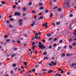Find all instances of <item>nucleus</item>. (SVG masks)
I'll return each instance as SVG.
<instances>
[{
	"label": "nucleus",
	"mask_w": 76,
	"mask_h": 76,
	"mask_svg": "<svg viewBox=\"0 0 76 76\" xmlns=\"http://www.w3.org/2000/svg\"><path fill=\"white\" fill-rule=\"evenodd\" d=\"M70 3L68 1H66L64 3V5L63 6L64 8V9H66L65 7H68L70 6Z\"/></svg>",
	"instance_id": "nucleus-1"
},
{
	"label": "nucleus",
	"mask_w": 76,
	"mask_h": 76,
	"mask_svg": "<svg viewBox=\"0 0 76 76\" xmlns=\"http://www.w3.org/2000/svg\"><path fill=\"white\" fill-rule=\"evenodd\" d=\"M39 45L38 46V47L40 48V49H44L46 48V47L45 46L42 44V43L41 42H39Z\"/></svg>",
	"instance_id": "nucleus-2"
},
{
	"label": "nucleus",
	"mask_w": 76,
	"mask_h": 76,
	"mask_svg": "<svg viewBox=\"0 0 76 76\" xmlns=\"http://www.w3.org/2000/svg\"><path fill=\"white\" fill-rule=\"evenodd\" d=\"M20 12H15L14 14L15 16H20Z\"/></svg>",
	"instance_id": "nucleus-3"
},
{
	"label": "nucleus",
	"mask_w": 76,
	"mask_h": 76,
	"mask_svg": "<svg viewBox=\"0 0 76 76\" xmlns=\"http://www.w3.org/2000/svg\"><path fill=\"white\" fill-rule=\"evenodd\" d=\"M50 63L53 64L54 66L56 65V64H57L56 62H54L53 61H52V62H50Z\"/></svg>",
	"instance_id": "nucleus-4"
},
{
	"label": "nucleus",
	"mask_w": 76,
	"mask_h": 76,
	"mask_svg": "<svg viewBox=\"0 0 76 76\" xmlns=\"http://www.w3.org/2000/svg\"><path fill=\"white\" fill-rule=\"evenodd\" d=\"M53 70H49L47 72L48 73H52Z\"/></svg>",
	"instance_id": "nucleus-5"
},
{
	"label": "nucleus",
	"mask_w": 76,
	"mask_h": 76,
	"mask_svg": "<svg viewBox=\"0 0 76 76\" xmlns=\"http://www.w3.org/2000/svg\"><path fill=\"white\" fill-rule=\"evenodd\" d=\"M33 24H32L31 25V27H33V26H34V25L35 24V21H33Z\"/></svg>",
	"instance_id": "nucleus-6"
},
{
	"label": "nucleus",
	"mask_w": 76,
	"mask_h": 76,
	"mask_svg": "<svg viewBox=\"0 0 76 76\" xmlns=\"http://www.w3.org/2000/svg\"><path fill=\"white\" fill-rule=\"evenodd\" d=\"M44 18L42 16H40V17L39 18H38L39 20H40L41 19H43Z\"/></svg>",
	"instance_id": "nucleus-7"
},
{
	"label": "nucleus",
	"mask_w": 76,
	"mask_h": 76,
	"mask_svg": "<svg viewBox=\"0 0 76 76\" xmlns=\"http://www.w3.org/2000/svg\"><path fill=\"white\" fill-rule=\"evenodd\" d=\"M76 66V65L75 64V63H74L71 64V66Z\"/></svg>",
	"instance_id": "nucleus-8"
},
{
	"label": "nucleus",
	"mask_w": 76,
	"mask_h": 76,
	"mask_svg": "<svg viewBox=\"0 0 76 76\" xmlns=\"http://www.w3.org/2000/svg\"><path fill=\"white\" fill-rule=\"evenodd\" d=\"M8 37V35H6L4 36V37L5 38H7Z\"/></svg>",
	"instance_id": "nucleus-9"
},
{
	"label": "nucleus",
	"mask_w": 76,
	"mask_h": 76,
	"mask_svg": "<svg viewBox=\"0 0 76 76\" xmlns=\"http://www.w3.org/2000/svg\"><path fill=\"white\" fill-rule=\"evenodd\" d=\"M61 47H58V48L57 49L58 50H59L61 49Z\"/></svg>",
	"instance_id": "nucleus-10"
},
{
	"label": "nucleus",
	"mask_w": 76,
	"mask_h": 76,
	"mask_svg": "<svg viewBox=\"0 0 76 76\" xmlns=\"http://www.w3.org/2000/svg\"><path fill=\"white\" fill-rule=\"evenodd\" d=\"M6 21L7 23L8 24L9 23H10V21L8 20H5V22Z\"/></svg>",
	"instance_id": "nucleus-11"
},
{
	"label": "nucleus",
	"mask_w": 76,
	"mask_h": 76,
	"mask_svg": "<svg viewBox=\"0 0 76 76\" xmlns=\"http://www.w3.org/2000/svg\"><path fill=\"white\" fill-rule=\"evenodd\" d=\"M16 66V64H12V66L15 67Z\"/></svg>",
	"instance_id": "nucleus-12"
},
{
	"label": "nucleus",
	"mask_w": 76,
	"mask_h": 76,
	"mask_svg": "<svg viewBox=\"0 0 76 76\" xmlns=\"http://www.w3.org/2000/svg\"><path fill=\"white\" fill-rule=\"evenodd\" d=\"M23 19H21L19 20L18 22L19 23H21L23 21Z\"/></svg>",
	"instance_id": "nucleus-13"
},
{
	"label": "nucleus",
	"mask_w": 76,
	"mask_h": 76,
	"mask_svg": "<svg viewBox=\"0 0 76 76\" xmlns=\"http://www.w3.org/2000/svg\"><path fill=\"white\" fill-rule=\"evenodd\" d=\"M65 56V53L63 54H62L61 55V56L62 57H64Z\"/></svg>",
	"instance_id": "nucleus-14"
},
{
	"label": "nucleus",
	"mask_w": 76,
	"mask_h": 76,
	"mask_svg": "<svg viewBox=\"0 0 76 76\" xmlns=\"http://www.w3.org/2000/svg\"><path fill=\"white\" fill-rule=\"evenodd\" d=\"M60 24V23L59 22H57L56 23L57 25H59Z\"/></svg>",
	"instance_id": "nucleus-15"
},
{
	"label": "nucleus",
	"mask_w": 76,
	"mask_h": 76,
	"mask_svg": "<svg viewBox=\"0 0 76 76\" xmlns=\"http://www.w3.org/2000/svg\"><path fill=\"white\" fill-rule=\"evenodd\" d=\"M32 5V2H30L28 4V6H31Z\"/></svg>",
	"instance_id": "nucleus-16"
},
{
	"label": "nucleus",
	"mask_w": 76,
	"mask_h": 76,
	"mask_svg": "<svg viewBox=\"0 0 76 76\" xmlns=\"http://www.w3.org/2000/svg\"><path fill=\"white\" fill-rule=\"evenodd\" d=\"M48 12H49V10H45V13H48Z\"/></svg>",
	"instance_id": "nucleus-17"
},
{
	"label": "nucleus",
	"mask_w": 76,
	"mask_h": 76,
	"mask_svg": "<svg viewBox=\"0 0 76 76\" xmlns=\"http://www.w3.org/2000/svg\"><path fill=\"white\" fill-rule=\"evenodd\" d=\"M75 32L73 34L75 36H76V30L75 31Z\"/></svg>",
	"instance_id": "nucleus-18"
},
{
	"label": "nucleus",
	"mask_w": 76,
	"mask_h": 76,
	"mask_svg": "<svg viewBox=\"0 0 76 76\" xmlns=\"http://www.w3.org/2000/svg\"><path fill=\"white\" fill-rule=\"evenodd\" d=\"M31 70L32 72H35L36 71V70L35 69H31Z\"/></svg>",
	"instance_id": "nucleus-19"
},
{
	"label": "nucleus",
	"mask_w": 76,
	"mask_h": 76,
	"mask_svg": "<svg viewBox=\"0 0 76 76\" xmlns=\"http://www.w3.org/2000/svg\"><path fill=\"white\" fill-rule=\"evenodd\" d=\"M43 4L42 3H41V2H40V3H39V6H42V5H43Z\"/></svg>",
	"instance_id": "nucleus-20"
},
{
	"label": "nucleus",
	"mask_w": 76,
	"mask_h": 76,
	"mask_svg": "<svg viewBox=\"0 0 76 76\" xmlns=\"http://www.w3.org/2000/svg\"><path fill=\"white\" fill-rule=\"evenodd\" d=\"M1 3L3 4H5L6 3L5 2L3 1H1Z\"/></svg>",
	"instance_id": "nucleus-21"
},
{
	"label": "nucleus",
	"mask_w": 76,
	"mask_h": 76,
	"mask_svg": "<svg viewBox=\"0 0 76 76\" xmlns=\"http://www.w3.org/2000/svg\"><path fill=\"white\" fill-rule=\"evenodd\" d=\"M47 36L49 37L50 36H51V34H47Z\"/></svg>",
	"instance_id": "nucleus-22"
},
{
	"label": "nucleus",
	"mask_w": 76,
	"mask_h": 76,
	"mask_svg": "<svg viewBox=\"0 0 76 76\" xmlns=\"http://www.w3.org/2000/svg\"><path fill=\"white\" fill-rule=\"evenodd\" d=\"M49 59V58H48V57H45L44 58V60H45L46 59Z\"/></svg>",
	"instance_id": "nucleus-23"
},
{
	"label": "nucleus",
	"mask_w": 76,
	"mask_h": 76,
	"mask_svg": "<svg viewBox=\"0 0 76 76\" xmlns=\"http://www.w3.org/2000/svg\"><path fill=\"white\" fill-rule=\"evenodd\" d=\"M53 13H51V14L50 15V18H51V17H53Z\"/></svg>",
	"instance_id": "nucleus-24"
},
{
	"label": "nucleus",
	"mask_w": 76,
	"mask_h": 76,
	"mask_svg": "<svg viewBox=\"0 0 76 76\" xmlns=\"http://www.w3.org/2000/svg\"><path fill=\"white\" fill-rule=\"evenodd\" d=\"M61 10V8H59L58 10V12H60Z\"/></svg>",
	"instance_id": "nucleus-25"
},
{
	"label": "nucleus",
	"mask_w": 76,
	"mask_h": 76,
	"mask_svg": "<svg viewBox=\"0 0 76 76\" xmlns=\"http://www.w3.org/2000/svg\"><path fill=\"white\" fill-rule=\"evenodd\" d=\"M39 66V65H36L35 67L36 68H37V67H38Z\"/></svg>",
	"instance_id": "nucleus-26"
},
{
	"label": "nucleus",
	"mask_w": 76,
	"mask_h": 76,
	"mask_svg": "<svg viewBox=\"0 0 76 76\" xmlns=\"http://www.w3.org/2000/svg\"><path fill=\"white\" fill-rule=\"evenodd\" d=\"M48 23H45V24H43L42 26H45V25H47L48 24Z\"/></svg>",
	"instance_id": "nucleus-27"
},
{
	"label": "nucleus",
	"mask_w": 76,
	"mask_h": 76,
	"mask_svg": "<svg viewBox=\"0 0 76 76\" xmlns=\"http://www.w3.org/2000/svg\"><path fill=\"white\" fill-rule=\"evenodd\" d=\"M69 47L71 49H72L73 48V47L71 45H69Z\"/></svg>",
	"instance_id": "nucleus-28"
},
{
	"label": "nucleus",
	"mask_w": 76,
	"mask_h": 76,
	"mask_svg": "<svg viewBox=\"0 0 76 76\" xmlns=\"http://www.w3.org/2000/svg\"><path fill=\"white\" fill-rule=\"evenodd\" d=\"M47 54V53L46 52H45L44 53H43V55H46Z\"/></svg>",
	"instance_id": "nucleus-29"
},
{
	"label": "nucleus",
	"mask_w": 76,
	"mask_h": 76,
	"mask_svg": "<svg viewBox=\"0 0 76 76\" xmlns=\"http://www.w3.org/2000/svg\"><path fill=\"white\" fill-rule=\"evenodd\" d=\"M39 9L40 10H43V9H44V7H40L39 8Z\"/></svg>",
	"instance_id": "nucleus-30"
},
{
	"label": "nucleus",
	"mask_w": 76,
	"mask_h": 76,
	"mask_svg": "<svg viewBox=\"0 0 76 76\" xmlns=\"http://www.w3.org/2000/svg\"><path fill=\"white\" fill-rule=\"evenodd\" d=\"M23 63L24 64V65L25 66H26V65H27V64H26V62H23Z\"/></svg>",
	"instance_id": "nucleus-31"
},
{
	"label": "nucleus",
	"mask_w": 76,
	"mask_h": 76,
	"mask_svg": "<svg viewBox=\"0 0 76 76\" xmlns=\"http://www.w3.org/2000/svg\"><path fill=\"white\" fill-rule=\"evenodd\" d=\"M16 54H13V55H12V58H13V57H14V56H16Z\"/></svg>",
	"instance_id": "nucleus-32"
},
{
	"label": "nucleus",
	"mask_w": 76,
	"mask_h": 76,
	"mask_svg": "<svg viewBox=\"0 0 76 76\" xmlns=\"http://www.w3.org/2000/svg\"><path fill=\"white\" fill-rule=\"evenodd\" d=\"M35 47H36V45H34L32 48V49H34Z\"/></svg>",
	"instance_id": "nucleus-33"
},
{
	"label": "nucleus",
	"mask_w": 76,
	"mask_h": 76,
	"mask_svg": "<svg viewBox=\"0 0 76 76\" xmlns=\"http://www.w3.org/2000/svg\"><path fill=\"white\" fill-rule=\"evenodd\" d=\"M10 21H14V20H13V18H10Z\"/></svg>",
	"instance_id": "nucleus-34"
},
{
	"label": "nucleus",
	"mask_w": 76,
	"mask_h": 76,
	"mask_svg": "<svg viewBox=\"0 0 76 76\" xmlns=\"http://www.w3.org/2000/svg\"><path fill=\"white\" fill-rule=\"evenodd\" d=\"M49 66H53V64H49Z\"/></svg>",
	"instance_id": "nucleus-35"
},
{
	"label": "nucleus",
	"mask_w": 76,
	"mask_h": 76,
	"mask_svg": "<svg viewBox=\"0 0 76 76\" xmlns=\"http://www.w3.org/2000/svg\"><path fill=\"white\" fill-rule=\"evenodd\" d=\"M66 75H70V72H68L67 73Z\"/></svg>",
	"instance_id": "nucleus-36"
},
{
	"label": "nucleus",
	"mask_w": 76,
	"mask_h": 76,
	"mask_svg": "<svg viewBox=\"0 0 76 76\" xmlns=\"http://www.w3.org/2000/svg\"><path fill=\"white\" fill-rule=\"evenodd\" d=\"M9 27H10V28H13V27L12 25H9Z\"/></svg>",
	"instance_id": "nucleus-37"
},
{
	"label": "nucleus",
	"mask_w": 76,
	"mask_h": 76,
	"mask_svg": "<svg viewBox=\"0 0 76 76\" xmlns=\"http://www.w3.org/2000/svg\"><path fill=\"white\" fill-rule=\"evenodd\" d=\"M36 39L37 40V39H38V37H37V36H35V37H34V39H36Z\"/></svg>",
	"instance_id": "nucleus-38"
},
{
	"label": "nucleus",
	"mask_w": 76,
	"mask_h": 76,
	"mask_svg": "<svg viewBox=\"0 0 76 76\" xmlns=\"http://www.w3.org/2000/svg\"><path fill=\"white\" fill-rule=\"evenodd\" d=\"M10 39H7L6 40V42H8L10 41Z\"/></svg>",
	"instance_id": "nucleus-39"
},
{
	"label": "nucleus",
	"mask_w": 76,
	"mask_h": 76,
	"mask_svg": "<svg viewBox=\"0 0 76 76\" xmlns=\"http://www.w3.org/2000/svg\"><path fill=\"white\" fill-rule=\"evenodd\" d=\"M73 14H70L69 15V17H73Z\"/></svg>",
	"instance_id": "nucleus-40"
},
{
	"label": "nucleus",
	"mask_w": 76,
	"mask_h": 76,
	"mask_svg": "<svg viewBox=\"0 0 76 76\" xmlns=\"http://www.w3.org/2000/svg\"><path fill=\"white\" fill-rule=\"evenodd\" d=\"M53 39V38H52V37H51L50 39H49L48 40V41H50L51 40V39Z\"/></svg>",
	"instance_id": "nucleus-41"
},
{
	"label": "nucleus",
	"mask_w": 76,
	"mask_h": 76,
	"mask_svg": "<svg viewBox=\"0 0 76 76\" xmlns=\"http://www.w3.org/2000/svg\"><path fill=\"white\" fill-rule=\"evenodd\" d=\"M57 8H58V7L56 6V7H54V8H53V9L54 10V9H57Z\"/></svg>",
	"instance_id": "nucleus-42"
},
{
	"label": "nucleus",
	"mask_w": 76,
	"mask_h": 76,
	"mask_svg": "<svg viewBox=\"0 0 76 76\" xmlns=\"http://www.w3.org/2000/svg\"><path fill=\"white\" fill-rule=\"evenodd\" d=\"M26 10V7H25L23 9V10L24 12H25Z\"/></svg>",
	"instance_id": "nucleus-43"
},
{
	"label": "nucleus",
	"mask_w": 76,
	"mask_h": 76,
	"mask_svg": "<svg viewBox=\"0 0 76 76\" xmlns=\"http://www.w3.org/2000/svg\"><path fill=\"white\" fill-rule=\"evenodd\" d=\"M57 45V44H55L54 45H53V47H55Z\"/></svg>",
	"instance_id": "nucleus-44"
},
{
	"label": "nucleus",
	"mask_w": 76,
	"mask_h": 76,
	"mask_svg": "<svg viewBox=\"0 0 76 76\" xmlns=\"http://www.w3.org/2000/svg\"><path fill=\"white\" fill-rule=\"evenodd\" d=\"M72 45L73 46H75L76 45V43H74L72 44Z\"/></svg>",
	"instance_id": "nucleus-45"
},
{
	"label": "nucleus",
	"mask_w": 76,
	"mask_h": 76,
	"mask_svg": "<svg viewBox=\"0 0 76 76\" xmlns=\"http://www.w3.org/2000/svg\"><path fill=\"white\" fill-rule=\"evenodd\" d=\"M17 43L18 44L21 43V42L20 41H17Z\"/></svg>",
	"instance_id": "nucleus-46"
},
{
	"label": "nucleus",
	"mask_w": 76,
	"mask_h": 76,
	"mask_svg": "<svg viewBox=\"0 0 76 76\" xmlns=\"http://www.w3.org/2000/svg\"><path fill=\"white\" fill-rule=\"evenodd\" d=\"M62 42H63V41L62 40H61L59 41V42L60 43H61Z\"/></svg>",
	"instance_id": "nucleus-47"
},
{
	"label": "nucleus",
	"mask_w": 76,
	"mask_h": 76,
	"mask_svg": "<svg viewBox=\"0 0 76 76\" xmlns=\"http://www.w3.org/2000/svg\"><path fill=\"white\" fill-rule=\"evenodd\" d=\"M47 70V69H43V71H45Z\"/></svg>",
	"instance_id": "nucleus-48"
},
{
	"label": "nucleus",
	"mask_w": 76,
	"mask_h": 76,
	"mask_svg": "<svg viewBox=\"0 0 76 76\" xmlns=\"http://www.w3.org/2000/svg\"><path fill=\"white\" fill-rule=\"evenodd\" d=\"M17 50V48H14V51H16Z\"/></svg>",
	"instance_id": "nucleus-49"
},
{
	"label": "nucleus",
	"mask_w": 76,
	"mask_h": 76,
	"mask_svg": "<svg viewBox=\"0 0 76 76\" xmlns=\"http://www.w3.org/2000/svg\"><path fill=\"white\" fill-rule=\"evenodd\" d=\"M66 56H70V54H69L68 53H67L66 54Z\"/></svg>",
	"instance_id": "nucleus-50"
},
{
	"label": "nucleus",
	"mask_w": 76,
	"mask_h": 76,
	"mask_svg": "<svg viewBox=\"0 0 76 76\" xmlns=\"http://www.w3.org/2000/svg\"><path fill=\"white\" fill-rule=\"evenodd\" d=\"M57 40V38H55L54 39V41H56Z\"/></svg>",
	"instance_id": "nucleus-51"
},
{
	"label": "nucleus",
	"mask_w": 76,
	"mask_h": 76,
	"mask_svg": "<svg viewBox=\"0 0 76 76\" xmlns=\"http://www.w3.org/2000/svg\"><path fill=\"white\" fill-rule=\"evenodd\" d=\"M66 48H67V46L66 45H65V46H64V49H66Z\"/></svg>",
	"instance_id": "nucleus-52"
},
{
	"label": "nucleus",
	"mask_w": 76,
	"mask_h": 76,
	"mask_svg": "<svg viewBox=\"0 0 76 76\" xmlns=\"http://www.w3.org/2000/svg\"><path fill=\"white\" fill-rule=\"evenodd\" d=\"M64 72V71L63 70H61V74H62V73H63Z\"/></svg>",
	"instance_id": "nucleus-53"
},
{
	"label": "nucleus",
	"mask_w": 76,
	"mask_h": 76,
	"mask_svg": "<svg viewBox=\"0 0 76 76\" xmlns=\"http://www.w3.org/2000/svg\"><path fill=\"white\" fill-rule=\"evenodd\" d=\"M52 48V46L51 45H50V46H49V49H51Z\"/></svg>",
	"instance_id": "nucleus-54"
},
{
	"label": "nucleus",
	"mask_w": 76,
	"mask_h": 76,
	"mask_svg": "<svg viewBox=\"0 0 76 76\" xmlns=\"http://www.w3.org/2000/svg\"><path fill=\"white\" fill-rule=\"evenodd\" d=\"M32 13H35V10H33L32 11Z\"/></svg>",
	"instance_id": "nucleus-55"
},
{
	"label": "nucleus",
	"mask_w": 76,
	"mask_h": 76,
	"mask_svg": "<svg viewBox=\"0 0 76 76\" xmlns=\"http://www.w3.org/2000/svg\"><path fill=\"white\" fill-rule=\"evenodd\" d=\"M34 36H37V37H38V33H36V34L34 35Z\"/></svg>",
	"instance_id": "nucleus-56"
},
{
	"label": "nucleus",
	"mask_w": 76,
	"mask_h": 76,
	"mask_svg": "<svg viewBox=\"0 0 76 76\" xmlns=\"http://www.w3.org/2000/svg\"><path fill=\"white\" fill-rule=\"evenodd\" d=\"M61 16H60V17L61 18H63V15H61Z\"/></svg>",
	"instance_id": "nucleus-57"
},
{
	"label": "nucleus",
	"mask_w": 76,
	"mask_h": 76,
	"mask_svg": "<svg viewBox=\"0 0 76 76\" xmlns=\"http://www.w3.org/2000/svg\"><path fill=\"white\" fill-rule=\"evenodd\" d=\"M15 42V41L14 40L12 41V42L13 43H14Z\"/></svg>",
	"instance_id": "nucleus-58"
},
{
	"label": "nucleus",
	"mask_w": 76,
	"mask_h": 76,
	"mask_svg": "<svg viewBox=\"0 0 76 76\" xmlns=\"http://www.w3.org/2000/svg\"><path fill=\"white\" fill-rule=\"evenodd\" d=\"M57 76H61V75H60V74H58Z\"/></svg>",
	"instance_id": "nucleus-59"
},
{
	"label": "nucleus",
	"mask_w": 76,
	"mask_h": 76,
	"mask_svg": "<svg viewBox=\"0 0 76 76\" xmlns=\"http://www.w3.org/2000/svg\"><path fill=\"white\" fill-rule=\"evenodd\" d=\"M58 70L59 71H61L62 70L61 69H60V68H59V69H58Z\"/></svg>",
	"instance_id": "nucleus-60"
},
{
	"label": "nucleus",
	"mask_w": 76,
	"mask_h": 76,
	"mask_svg": "<svg viewBox=\"0 0 76 76\" xmlns=\"http://www.w3.org/2000/svg\"><path fill=\"white\" fill-rule=\"evenodd\" d=\"M42 41L43 42L45 43V40L43 39L42 40Z\"/></svg>",
	"instance_id": "nucleus-61"
},
{
	"label": "nucleus",
	"mask_w": 76,
	"mask_h": 76,
	"mask_svg": "<svg viewBox=\"0 0 76 76\" xmlns=\"http://www.w3.org/2000/svg\"><path fill=\"white\" fill-rule=\"evenodd\" d=\"M2 6V4H0V7H1Z\"/></svg>",
	"instance_id": "nucleus-62"
},
{
	"label": "nucleus",
	"mask_w": 76,
	"mask_h": 76,
	"mask_svg": "<svg viewBox=\"0 0 76 76\" xmlns=\"http://www.w3.org/2000/svg\"><path fill=\"white\" fill-rule=\"evenodd\" d=\"M34 44H35V43L34 42H33L32 43V45H34Z\"/></svg>",
	"instance_id": "nucleus-63"
},
{
	"label": "nucleus",
	"mask_w": 76,
	"mask_h": 76,
	"mask_svg": "<svg viewBox=\"0 0 76 76\" xmlns=\"http://www.w3.org/2000/svg\"><path fill=\"white\" fill-rule=\"evenodd\" d=\"M20 9V7H18L17 9Z\"/></svg>",
	"instance_id": "nucleus-64"
}]
</instances>
